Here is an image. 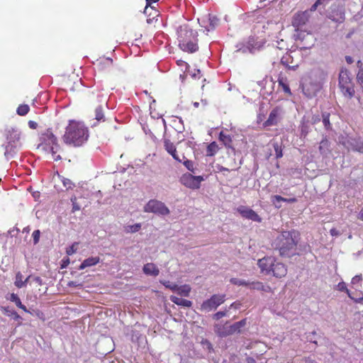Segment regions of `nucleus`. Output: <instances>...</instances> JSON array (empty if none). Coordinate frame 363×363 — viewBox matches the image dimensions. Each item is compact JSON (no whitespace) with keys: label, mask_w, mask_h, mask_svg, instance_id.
<instances>
[{"label":"nucleus","mask_w":363,"mask_h":363,"mask_svg":"<svg viewBox=\"0 0 363 363\" xmlns=\"http://www.w3.org/2000/svg\"><path fill=\"white\" fill-rule=\"evenodd\" d=\"M299 233L296 230H285L277 235L273 240L272 246L279 252L281 257H292L296 255Z\"/></svg>","instance_id":"1"},{"label":"nucleus","mask_w":363,"mask_h":363,"mask_svg":"<svg viewBox=\"0 0 363 363\" xmlns=\"http://www.w3.org/2000/svg\"><path fill=\"white\" fill-rule=\"evenodd\" d=\"M89 138V131L85 125L79 122L70 121L67 126L62 137L63 141L68 145L79 147L82 145Z\"/></svg>","instance_id":"2"},{"label":"nucleus","mask_w":363,"mask_h":363,"mask_svg":"<svg viewBox=\"0 0 363 363\" xmlns=\"http://www.w3.org/2000/svg\"><path fill=\"white\" fill-rule=\"evenodd\" d=\"M260 272L265 275L272 274L277 279L285 277L288 272L287 266L272 256H265L257 261Z\"/></svg>","instance_id":"3"},{"label":"nucleus","mask_w":363,"mask_h":363,"mask_svg":"<svg viewBox=\"0 0 363 363\" xmlns=\"http://www.w3.org/2000/svg\"><path fill=\"white\" fill-rule=\"evenodd\" d=\"M40 143L38 149L45 153H50L54 160L58 161L62 159L60 153L62 151L60 145L58 143L57 137L53 134L50 128L42 133L39 138Z\"/></svg>","instance_id":"4"},{"label":"nucleus","mask_w":363,"mask_h":363,"mask_svg":"<svg viewBox=\"0 0 363 363\" xmlns=\"http://www.w3.org/2000/svg\"><path fill=\"white\" fill-rule=\"evenodd\" d=\"M179 48L184 52H195L199 50L197 32L188 25L181 26L177 31Z\"/></svg>","instance_id":"5"},{"label":"nucleus","mask_w":363,"mask_h":363,"mask_svg":"<svg viewBox=\"0 0 363 363\" xmlns=\"http://www.w3.org/2000/svg\"><path fill=\"white\" fill-rule=\"evenodd\" d=\"M339 88L342 95L351 99L355 94L352 76L347 69H342L339 74Z\"/></svg>","instance_id":"6"},{"label":"nucleus","mask_w":363,"mask_h":363,"mask_svg":"<svg viewBox=\"0 0 363 363\" xmlns=\"http://www.w3.org/2000/svg\"><path fill=\"white\" fill-rule=\"evenodd\" d=\"M245 325L246 319H242L233 325H228V323H226L218 329L217 333L220 337H226L234 333H240L241 332V328Z\"/></svg>","instance_id":"7"},{"label":"nucleus","mask_w":363,"mask_h":363,"mask_svg":"<svg viewBox=\"0 0 363 363\" xmlns=\"http://www.w3.org/2000/svg\"><path fill=\"white\" fill-rule=\"evenodd\" d=\"M144 211L146 213H153L162 216L169 214V210L165 204L156 199L150 200L144 206Z\"/></svg>","instance_id":"8"},{"label":"nucleus","mask_w":363,"mask_h":363,"mask_svg":"<svg viewBox=\"0 0 363 363\" xmlns=\"http://www.w3.org/2000/svg\"><path fill=\"white\" fill-rule=\"evenodd\" d=\"M225 300V294H214L210 298L204 301L201 306V311L209 312L217 308Z\"/></svg>","instance_id":"9"},{"label":"nucleus","mask_w":363,"mask_h":363,"mask_svg":"<svg viewBox=\"0 0 363 363\" xmlns=\"http://www.w3.org/2000/svg\"><path fill=\"white\" fill-rule=\"evenodd\" d=\"M204 180L202 176H194L190 173L184 174L181 178V183L187 188L191 189H198L201 186V183Z\"/></svg>","instance_id":"10"},{"label":"nucleus","mask_w":363,"mask_h":363,"mask_svg":"<svg viewBox=\"0 0 363 363\" xmlns=\"http://www.w3.org/2000/svg\"><path fill=\"white\" fill-rule=\"evenodd\" d=\"M308 21V13L307 11H299L295 13L293 16L291 24L298 31L302 28Z\"/></svg>","instance_id":"11"},{"label":"nucleus","mask_w":363,"mask_h":363,"mask_svg":"<svg viewBox=\"0 0 363 363\" xmlns=\"http://www.w3.org/2000/svg\"><path fill=\"white\" fill-rule=\"evenodd\" d=\"M237 211L242 216V217L246 219L257 223L262 222V218L255 211L248 207L240 206L237 208Z\"/></svg>","instance_id":"12"},{"label":"nucleus","mask_w":363,"mask_h":363,"mask_svg":"<svg viewBox=\"0 0 363 363\" xmlns=\"http://www.w3.org/2000/svg\"><path fill=\"white\" fill-rule=\"evenodd\" d=\"M164 147L165 150L170 155H172V157L174 158V160H175L176 161H177L179 162H182L183 161V160L185 158V157L184 155L180 157L177 153L176 146L174 145V144L172 142L170 141V140H169V139L164 140Z\"/></svg>","instance_id":"13"},{"label":"nucleus","mask_w":363,"mask_h":363,"mask_svg":"<svg viewBox=\"0 0 363 363\" xmlns=\"http://www.w3.org/2000/svg\"><path fill=\"white\" fill-rule=\"evenodd\" d=\"M6 139L12 147H16L21 139V132L16 128L7 131Z\"/></svg>","instance_id":"14"},{"label":"nucleus","mask_w":363,"mask_h":363,"mask_svg":"<svg viewBox=\"0 0 363 363\" xmlns=\"http://www.w3.org/2000/svg\"><path fill=\"white\" fill-rule=\"evenodd\" d=\"M281 108L278 106L275 107L270 112L267 120L264 122L265 126L275 125L278 123L280 116Z\"/></svg>","instance_id":"15"},{"label":"nucleus","mask_w":363,"mask_h":363,"mask_svg":"<svg viewBox=\"0 0 363 363\" xmlns=\"http://www.w3.org/2000/svg\"><path fill=\"white\" fill-rule=\"evenodd\" d=\"M248 288L251 290H257L268 293L272 291V289L269 286L264 285V283L259 281L249 282Z\"/></svg>","instance_id":"16"},{"label":"nucleus","mask_w":363,"mask_h":363,"mask_svg":"<svg viewBox=\"0 0 363 363\" xmlns=\"http://www.w3.org/2000/svg\"><path fill=\"white\" fill-rule=\"evenodd\" d=\"M218 139L226 148L235 150L233 147V138L230 135L225 133L224 131H220Z\"/></svg>","instance_id":"17"},{"label":"nucleus","mask_w":363,"mask_h":363,"mask_svg":"<svg viewBox=\"0 0 363 363\" xmlns=\"http://www.w3.org/2000/svg\"><path fill=\"white\" fill-rule=\"evenodd\" d=\"M143 271L145 274L157 277L160 274V269L154 263H147L143 266Z\"/></svg>","instance_id":"18"},{"label":"nucleus","mask_w":363,"mask_h":363,"mask_svg":"<svg viewBox=\"0 0 363 363\" xmlns=\"http://www.w3.org/2000/svg\"><path fill=\"white\" fill-rule=\"evenodd\" d=\"M169 299L172 303L177 304V306H181L186 308H190L192 306V302L191 301L181 298L175 296H171L169 297Z\"/></svg>","instance_id":"19"},{"label":"nucleus","mask_w":363,"mask_h":363,"mask_svg":"<svg viewBox=\"0 0 363 363\" xmlns=\"http://www.w3.org/2000/svg\"><path fill=\"white\" fill-rule=\"evenodd\" d=\"M100 261L99 257H91L85 259L79 266L80 269H84L86 267H92L97 264Z\"/></svg>","instance_id":"20"},{"label":"nucleus","mask_w":363,"mask_h":363,"mask_svg":"<svg viewBox=\"0 0 363 363\" xmlns=\"http://www.w3.org/2000/svg\"><path fill=\"white\" fill-rule=\"evenodd\" d=\"M150 0H146V6L144 9V13L148 17L155 18L158 16V11L155 9L154 6H151Z\"/></svg>","instance_id":"21"},{"label":"nucleus","mask_w":363,"mask_h":363,"mask_svg":"<svg viewBox=\"0 0 363 363\" xmlns=\"http://www.w3.org/2000/svg\"><path fill=\"white\" fill-rule=\"evenodd\" d=\"M279 86L281 87L282 90L288 95H291V91L289 88L288 80L286 77L279 76L278 78Z\"/></svg>","instance_id":"22"},{"label":"nucleus","mask_w":363,"mask_h":363,"mask_svg":"<svg viewBox=\"0 0 363 363\" xmlns=\"http://www.w3.org/2000/svg\"><path fill=\"white\" fill-rule=\"evenodd\" d=\"M11 301L15 303L16 306L17 307H18L19 308L22 309L23 311L26 312V313H28L29 311H28L27 308L26 307L25 305H23L22 303H21V301L20 299V298L18 297V296L14 293H12L10 294V297L9 298Z\"/></svg>","instance_id":"23"},{"label":"nucleus","mask_w":363,"mask_h":363,"mask_svg":"<svg viewBox=\"0 0 363 363\" xmlns=\"http://www.w3.org/2000/svg\"><path fill=\"white\" fill-rule=\"evenodd\" d=\"M220 150L218 145L216 142L213 141L206 148V156L213 157Z\"/></svg>","instance_id":"24"},{"label":"nucleus","mask_w":363,"mask_h":363,"mask_svg":"<svg viewBox=\"0 0 363 363\" xmlns=\"http://www.w3.org/2000/svg\"><path fill=\"white\" fill-rule=\"evenodd\" d=\"M311 86H312V88L311 90L307 84H305L303 85V91L308 97H312L313 96H315L316 91L319 89V87L317 84L311 85Z\"/></svg>","instance_id":"25"},{"label":"nucleus","mask_w":363,"mask_h":363,"mask_svg":"<svg viewBox=\"0 0 363 363\" xmlns=\"http://www.w3.org/2000/svg\"><path fill=\"white\" fill-rule=\"evenodd\" d=\"M179 295L182 296H189L191 292V287L188 284L182 286H178L176 291Z\"/></svg>","instance_id":"26"},{"label":"nucleus","mask_w":363,"mask_h":363,"mask_svg":"<svg viewBox=\"0 0 363 363\" xmlns=\"http://www.w3.org/2000/svg\"><path fill=\"white\" fill-rule=\"evenodd\" d=\"M322 121H323V125L325 127V128L326 130H331L332 129V125L330 122V113H328V112H323L322 113Z\"/></svg>","instance_id":"27"},{"label":"nucleus","mask_w":363,"mask_h":363,"mask_svg":"<svg viewBox=\"0 0 363 363\" xmlns=\"http://www.w3.org/2000/svg\"><path fill=\"white\" fill-rule=\"evenodd\" d=\"M1 310L5 314L13 317L14 320L21 319V317L18 314L16 311L13 310H10L9 307H2Z\"/></svg>","instance_id":"28"},{"label":"nucleus","mask_w":363,"mask_h":363,"mask_svg":"<svg viewBox=\"0 0 363 363\" xmlns=\"http://www.w3.org/2000/svg\"><path fill=\"white\" fill-rule=\"evenodd\" d=\"M330 143L327 138L323 139L319 145V150L321 154H325L329 150Z\"/></svg>","instance_id":"29"},{"label":"nucleus","mask_w":363,"mask_h":363,"mask_svg":"<svg viewBox=\"0 0 363 363\" xmlns=\"http://www.w3.org/2000/svg\"><path fill=\"white\" fill-rule=\"evenodd\" d=\"M14 284L18 289H21L26 285V281H23V275L20 272H17L16 274Z\"/></svg>","instance_id":"30"},{"label":"nucleus","mask_w":363,"mask_h":363,"mask_svg":"<svg viewBox=\"0 0 363 363\" xmlns=\"http://www.w3.org/2000/svg\"><path fill=\"white\" fill-rule=\"evenodd\" d=\"M273 147L275 152L276 158L279 159L282 157L283 156V148H282V144L279 143L278 142H275L273 143Z\"/></svg>","instance_id":"31"},{"label":"nucleus","mask_w":363,"mask_h":363,"mask_svg":"<svg viewBox=\"0 0 363 363\" xmlns=\"http://www.w3.org/2000/svg\"><path fill=\"white\" fill-rule=\"evenodd\" d=\"M30 111V107L27 104H21L18 106L16 109V113L18 115L23 116H26Z\"/></svg>","instance_id":"32"},{"label":"nucleus","mask_w":363,"mask_h":363,"mask_svg":"<svg viewBox=\"0 0 363 363\" xmlns=\"http://www.w3.org/2000/svg\"><path fill=\"white\" fill-rule=\"evenodd\" d=\"M61 181L62 182L63 186L66 189V190L71 189L74 186L73 182L69 179H67V178H65V177H62L61 179Z\"/></svg>","instance_id":"33"},{"label":"nucleus","mask_w":363,"mask_h":363,"mask_svg":"<svg viewBox=\"0 0 363 363\" xmlns=\"http://www.w3.org/2000/svg\"><path fill=\"white\" fill-rule=\"evenodd\" d=\"M292 363H317L315 361L308 357H298L296 358Z\"/></svg>","instance_id":"34"},{"label":"nucleus","mask_w":363,"mask_h":363,"mask_svg":"<svg viewBox=\"0 0 363 363\" xmlns=\"http://www.w3.org/2000/svg\"><path fill=\"white\" fill-rule=\"evenodd\" d=\"M104 115L102 111V108L101 106H99L95 110V118L100 121L101 120H104Z\"/></svg>","instance_id":"35"},{"label":"nucleus","mask_w":363,"mask_h":363,"mask_svg":"<svg viewBox=\"0 0 363 363\" xmlns=\"http://www.w3.org/2000/svg\"><path fill=\"white\" fill-rule=\"evenodd\" d=\"M230 281L233 284L238 285V286H245L248 287V285H249V282L246 281L245 280H243V279H232L230 280Z\"/></svg>","instance_id":"36"},{"label":"nucleus","mask_w":363,"mask_h":363,"mask_svg":"<svg viewBox=\"0 0 363 363\" xmlns=\"http://www.w3.org/2000/svg\"><path fill=\"white\" fill-rule=\"evenodd\" d=\"M338 16H335V12H332L331 17L333 21L336 22H342L345 20V13L343 12H340L339 14H337Z\"/></svg>","instance_id":"37"},{"label":"nucleus","mask_w":363,"mask_h":363,"mask_svg":"<svg viewBox=\"0 0 363 363\" xmlns=\"http://www.w3.org/2000/svg\"><path fill=\"white\" fill-rule=\"evenodd\" d=\"M177 64L179 67H181L182 70H183V68H184V74L186 73V72H187V70L189 68L188 63L182 60H178L177 61Z\"/></svg>","instance_id":"38"},{"label":"nucleus","mask_w":363,"mask_h":363,"mask_svg":"<svg viewBox=\"0 0 363 363\" xmlns=\"http://www.w3.org/2000/svg\"><path fill=\"white\" fill-rule=\"evenodd\" d=\"M40 236V231L39 230H35L33 232L32 237H33L34 245H36L39 242Z\"/></svg>","instance_id":"39"},{"label":"nucleus","mask_w":363,"mask_h":363,"mask_svg":"<svg viewBox=\"0 0 363 363\" xmlns=\"http://www.w3.org/2000/svg\"><path fill=\"white\" fill-rule=\"evenodd\" d=\"M77 245H78V243L77 242H74V244L72 245V246H70L69 247H68L67 249V254L68 255H71L74 253H75L77 250Z\"/></svg>","instance_id":"40"},{"label":"nucleus","mask_w":363,"mask_h":363,"mask_svg":"<svg viewBox=\"0 0 363 363\" xmlns=\"http://www.w3.org/2000/svg\"><path fill=\"white\" fill-rule=\"evenodd\" d=\"M163 285L166 287L172 290V291H177V289L178 285L176 284H171L170 281H164L162 282Z\"/></svg>","instance_id":"41"},{"label":"nucleus","mask_w":363,"mask_h":363,"mask_svg":"<svg viewBox=\"0 0 363 363\" xmlns=\"http://www.w3.org/2000/svg\"><path fill=\"white\" fill-rule=\"evenodd\" d=\"M315 335H316V333L315 331L307 334V335H306V340L308 342L314 343L315 345H318L317 341L314 339V336Z\"/></svg>","instance_id":"42"},{"label":"nucleus","mask_w":363,"mask_h":363,"mask_svg":"<svg viewBox=\"0 0 363 363\" xmlns=\"http://www.w3.org/2000/svg\"><path fill=\"white\" fill-rule=\"evenodd\" d=\"M71 201L72 203V211H77L80 210V206L77 203V197L73 196L71 198Z\"/></svg>","instance_id":"43"},{"label":"nucleus","mask_w":363,"mask_h":363,"mask_svg":"<svg viewBox=\"0 0 363 363\" xmlns=\"http://www.w3.org/2000/svg\"><path fill=\"white\" fill-rule=\"evenodd\" d=\"M354 151L363 153V141L357 142L353 147Z\"/></svg>","instance_id":"44"},{"label":"nucleus","mask_w":363,"mask_h":363,"mask_svg":"<svg viewBox=\"0 0 363 363\" xmlns=\"http://www.w3.org/2000/svg\"><path fill=\"white\" fill-rule=\"evenodd\" d=\"M210 25L211 26V28H214L216 26L218 25V19L216 16L210 17Z\"/></svg>","instance_id":"45"},{"label":"nucleus","mask_w":363,"mask_h":363,"mask_svg":"<svg viewBox=\"0 0 363 363\" xmlns=\"http://www.w3.org/2000/svg\"><path fill=\"white\" fill-rule=\"evenodd\" d=\"M226 315L225 311H218L213 315V319L219 320Z\"/></svg>","instance_id":"46"},{"label":"nucleus","mask_w":363,"mask_h":363,"mask_svg":"<svg viewBox=\"0 0 363 363\" xmlns=\"http://www.w3.org/2000/svg\"><path fill=\"white\" fill-rule=\"evenodd\" d=\"M129 228H130V232L135 233V232L138 231L140 229L141 225L140 223H137V224H135L133 225H130Z\"/></svg>","instance_id":"47"},{"label":"nucleus","mask_w":363,"mask_h":363,"mask_svg":"<svg viewBox=\"0 0 363 363\" xmlns=\"http://www.w3.org/2000/svg\"><path fill=\"white\" fill-rule=\"evenodd\" d=\"M191 76L193 79H200L201 77L200 69H195L194 72L191 74Z\"/></svg>","instance_id":"48"},{"label":"nucleus","mask_w":363,"mask_h":363,"mask_svg":"<svg viewBox=\"0 0 363 363\" xmlns=\"http://www.w3.org/2000/svg\"><path fill=\"white\" fill-rule=\"evenodd\" d=\"M362 278L361 275H356L352 278V284H356L360 283L362 281Z\"/></svg>","instance_id":"49"},{"label":"nucleus","mask_w":363,"mask_h":363,"mask_svg":"<svg viewBox=\"0 0 363 363\" xmlns=\"http://www.w3.org/2000/svg\"><path fill=\"white\" fill-rule=\"evenodd\" d=\"M184 166L190 171H193V163L190 160L184 161Z\"/></svg>","instance_id":"50"},{"label":"nucleus","mask_w":363,"mask_h":363,"mask_svg":"<svg viewBox=\"0 0 363 363\" xmlns=\"http://www.w3.org/2000/svg\"><path fill=\"white\" fill-rule=\"evenodd\" d=\"M357 81L363 89V75L362 73L357 74Z\"/></svg>","instance_id":"51"},{"label":"nucleus","mask_w":363,"mask_h":363,"mask_svg":"<svg viewBox=\"0 0 363 363\" xmlns=\"http://www.w3.org/2000/svg\"><path fill=\"white\" fill-rule=\"evenodd\" d=\"M104 65L112 66L113 60L111 58H105L102 62Z\"/></svg>","instance_id":"52"},{"label":"nucleus","mask_w":363,"mask_h":363,"mask_svg":"<svg viewBox=\"0 0 363 363\" xmlns=\"http://www.w3.org/2000/svg\"><path fill=\"white\" fill-rule=\"evenodd\" d=\"M274 200L276 201L280 202V201H286V199L284 198L279 195H275L273 196Z\"/></svg>","instance_id":"53"},{"label":"nucleus","mask_w":363,"mask_h":363,"mask_svg":"<svg viewBox=\"0 0 363 363\" xmlns=\"http://www.w3.org/2000/svg\"><path fill=\"white\" fill-rule=\"evenodd\" d=\"M330 233L332 236H338L340 235V232L338 230H337L336 228H333L332 229H330Z\"/></svg>","instance_id":"54"},{"label":"nucleus","mask_w":363,"mask_h":363,"mask_svg":"<svg viewBox=\"0 0 363 363\" xmlns=\"http://www.w3.org/2000/svg\"><path fill=\"white\" fill-rule=\"evenodd\" d=\"M28 126L31 129H36L38 127V123L33 121H28Z\"/></svg>","instance_id":"55"},{"label":"nucleus","mask_w":363,"mask_h":363,"mask_svg":"<svg viewBox=\"0 0 363 363\" xmlns=\"http://www.w3.org/2000/svg\"><path fill=\"white\" fill-rule=\"evenodd\" d=\"M308 134V127L307 125H303L301 127V135L306 137Z\"/></svg>","instance_id":"56"},{"label":"nucleus","mask_w":363,"mask_h":363,"mask_svg":"<svg viewBox=\"0 0 363 363\" xmlns=\"http://www.w3.org/2000/svg\"><path fill=\"white\" fill-rule=\"evenodd\" d=\"M33 281L38 285L42 286L43 285V280L40 277H35L33 278Z\"/></svg>","instance_id":"57"},{"label":"nucleus","mask_w":363,"mask_h":363,"mask_svg":"<svg viewBox=\"0 0 363 363\" xmlns=\"http://www.w3.org/2000/svg\"><path fill=\"white\" fill-rule=\"evenodd\" d=\"M320 121V118L319 116H313L312 117V123L316 124Z\"/></svg>","instance_id":"58"},{"label":"nucleus","mask_w":363,"mask_h":363,"mask_svg":"<svg viewBox=\"0 0 363 363\" xmlns=\"http://www.w3.org/2000/svg\"><path fill=\"white\" fill-rule=\"evenodd\" d=\"M218 169L220 172H230V169L228 168L224 167L223 166H218Z\"/></svg>","instance_id":"59"},{"label":"nucleus","mask_w":363,"mask_h":363,"mask_svg":"<svg viewBox=\"0 0 363 363\" xmlns=\"http://www.w3.org/2000/svg\"><path fill=\"white\" fill-rule=\"evenodd\" d=\"M358 218L363 220V208L361 209L359 213Z\"/></svg>","instance_id":"60"},{"label":"nucleus","mask_w":363,"mask_h":363,"mask_svg":"<svg viewBox=\"0 0 363 363\" xmlns=\"http://www.w3.org/2000/svg\"><path fill=\"white\" fill-rule=\"evenodd\" d=\"M296 201V198H291V199H286V202L294 203Z\"/></svg>","instance_id":"61"},{"label":"nucleus","mask_w":363,"mask_h":363,"mask_svg":"<svg viewBox=\"0 0 363 363\" xmlns=\"http://www.w3.org/2000/svg\"><path fill=\"white\" fill-rule=\"evenodd\" d=\"M247 362H248V363H255V359H252V358H249V359H247Z\"/></svg>","instance_id":"62"},{"label":"nucleus","mask_w":363,"mask_h":363,"mask_svg":"<svg viewBox=\"0 0 363 363\" xmlns=\"http://www.w3.org/2000/svg\"><path fill=\"white\" fill-rule=\"evenodd\" d=\"M361 73H362V75H363V67H360L358 70V72H357V74H361Z\"/></svg>","instance_id":"63"},{"label":"nucleus","mask_w":363,"mask_h":363,"mask_svg":"<svg viewBox=\"0 0 363 363\" xmlns=\"http://www.w3.org/2000/svg\"><path fill=\"white\" fill-rule=\"evenodd\" d=\"M194 106L195 107H199V102H195V103H194Z\"/></svg>","instance_id":"64"}]
</instances>
